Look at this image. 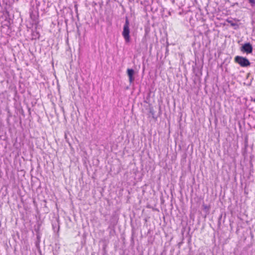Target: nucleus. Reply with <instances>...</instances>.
Instances as JSON below:
<instances>
[{"instance_id":"1","label":"nucleus","mask_w":255,"mask_h":255,"mask_svg":"<svg viewBox=\"0 0 255 255\" xmlns=\"http://www.w3.org/2000/svg\"><path fill=\"white\" fill-rule=\"evenodd\" d=\"M129 33V21L128 17L126 16L125 17V23L123 26V30L122 33L126 43H129L131 41Z\"/></svg>"},{"instance_id":"2","label":"nucleus","mask_w":255,"mask_h":255,"mask_svg":"<svg viewBox=\"0 0 255 255\" xmlns=\"http://www.w3.org/2000/svg\"><path fill=\"white\" fill-rule=\"evenodd\" d=\"M235 62L239 64L241 67H247L250 66L251 63L246 58L241 56H236L235 57Z\"/></svg>"},{"instance_id":"3","label":"nucleus","mask_w":255,"mask_h":255,"mask_svg":"<svg viewBox=\"0 0 255 255\" xmlns=\"http://www.w3.org/2000/svg\"><path fill=\"white\" fill-rule=\"evenodd\" d=\"M253 46L252 44L247 42L242 45L240 47V50L243 53H246L247 54H250L253 52Z\"/></svg>"},{"instance_id":"4","label":"nucleus","mask_w":255,"mask_h":255,"mask_svg":"<svg viewBox=\"0 0 255 255\" xmlns=\"http://www.w3.org/2000/svg\"><path fill=\"white\" fill-rule=\"evenodd\" d=\"M127 73L128 77L129 82V83H132L134 80V75L135 74V72L133 69L128 68L127 70Z\"/></svg>"},{"instance_id":"5","label":"nucleus","mask_w":255,"mask_h":255,"mask_svg":"<svg viewBox=\"0 0 255 255\" xmlns=\"http://www.w3.org/2000/svg\"><path fill=\"white\" fill-rule=\"evenodd\" d=\"M111 220H112L111 221V224H112L113 225H116L118 222V219L115 215H113L112 216Z\"/></svg>"},{"instance_id":"6","label":"nucleus","mask_w":255,"mask_h":255,"mask_svg":"<svg viewBox=\"0 0 255 255\" xmlns=\"http://www.w3.org/2000/svg\"><path fill=\"white\" fill-rule=\"evenodd\" d=\"M149 113L151 115V116L153 119L156 118V117L155 116V112L152 107L149 108Z\"/></svg>"},{"instance_id":"7","label":"nucleus","mask_w":255,"mask_h":255,"mask_svg":"<svg viewBox=\"0 0 255 255\" xmlns=\"http://www.w3.org/2000/svg\"><path fill=\"white\" fill-rule=\"evenodd\" d=\"M249 3L251 4L252 7L255 6V0H248Z\"/></svg>"},{"instance_id":"8","label":"nucleus","mask_w":255,"mask_h":255,"mask_svg":"<svg viewBox=\"0 0 255 255\" xmlns=\"http://www.w3.org/2000/svg\"><path fill=\"white\" fill-rule=\"evenodd\" d=\"M75 7V11L77 13V17L78 18V6L77 4L75 5L74 6Z\"/></svg>"},{"instance_id":"9","label":"nucleus","mask_w":255,"mask_h":255,"mask_svg":"<svg viewBox=\"0 0 255 255\" xmlns=\"http://www.w3.org/2000/svg\"><path fill=\"white\" fill-rule=\"evenodd\" d=\"M229 22L231 24V25L232 26H235V25H236L237 24L235 23H234L233 22H232V21H229Z\"/></svg>"},{"instance_id":"10","label":"nucleus","mask_w":255,"mask_h":255,"mask_svg":"<svg viewBox=\"0 0 255 255\" xmlns=\"http://www.w3.org/2000/svg\"><path fill=\"white\" fill-rule=\"evenodd\" d=\"M252 101L255 102V98L254 99H252Z\"/></svg>"},{"instance_id":"11","label":"nucleus","mask_w":255,"mask_h":255,"mask_svg":"<svg viewBox=\"0 0 255 255\" xmlns=\"http://www.w3.org/2000/svg\"><path fill=\"white\" fill-rule=\"evenodd\" d=\"M207 206H204V209H207Z\"/></svg>"}]
</instances>
